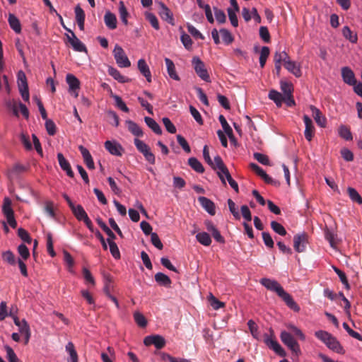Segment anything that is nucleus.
<instances>
[{
	"mask_svg": "<svg viewBox=\"0 0 362 362\" xmlns=\"http://www.w3.org/2000/svg\"><path fill=\"white\" fill-rule=\"evenodd\" d=\"M155 281L160 286L170 287L172 281L168 276L162 273L158 272L155 274Z\"/></svg>",
	"mask_w": 362,
	"mask_h": 362,
	"instance_id": "28",
	"label": "nucleus"
},
{
	"mask_svg": "<svg viewBox=\"0 0 362 362\" xmlns=\"http://www.w3.org/2000/svg\"><path fill=\"white\" fill-rule=\"evenodd\" d=\"M134 320L136 325L140 327H146L147 325V320L145 316L139 311H135L133 314Z\"/></svg>",
	"mask_w": 362,
	"mask_h": 362,
	"instance_id": "38",
	"label": "nucleus"
},
{
	"mask_svg": "<svg viewBox=\"0 0 362 362\" xmlns=\"http://www.w3.org/2000/svg\"><path fill=\"white\" fill-rule=\"evenodd\" d=\"M18 252L24 260L30 257V252L28 247L25 244H21L18 247Z\"/></svg>",
	"mask_w": 362,
	"mask_h": 362,
	"instance_id": "56",
	"label": "nucleus"
},
{
	"mask_svg": "<svg viewBox=\"0 0 362 362\" xmlns=\"http://www.w3.org/2000/svg\"><path fill=\"white\" fill-rule=\"evenodd\" d=\"M108 245L110 247V251L111 255L115 259H119L120 258V252L119 250V248L117 245V244L112 241V240H108Z\"/></svg>",
	"mask_w": 362,
	"mask_h": 362,
	"instance_id": "45",
	"label": "nucleus"
},
{
	"mask_svg": "<svg viewBox=\"0 0 362 362\" xmlns=\"http://www.w3.org/2000/svg\"><path fill=\"white\" fill-rule=\"evenodd\" d=\"M109 118V122L115 127H118L119 124V117L117 113L113 110H108L107 112Z\"/></svg>",
	"mask_w": 362,
	"mask_h": 362,
	"instance_id": "51",
	"label": "nucleus"
},
{
	"mask_svg": "<svg viewBox=\"0 0 362 362\" xmlns=\"http://www.w3.org/2000/svg\"><path fill=\"white\" fill-rule=\"evenodd\" d=\"M303 122L305 126L304 132L305 137L308 141H310L313 139L314 129L313 121L308 115H305L303 116Z\"/></svg>",
	"mask_w": 362,
	"mask_h": 362,
	"instance_id": "19",
	"label": "nucleus"
},
{
	"mask_svg": "<svg viewBox=\"0 0 362 362\" xmlns=\"http://www.w3.org/2000/svg\"><path fill=\"white\" fill-rule=\"evenodd\" d=\"M315 336L322 341L329 349L339 354H344L345 351L337 339L328 332L318 330L315 332Z\"/></svg>",
	"mask_w": 362,
	"mask_h": 362,
	"instance_id": "2",
	"label": "nucleus"
},
{
	"mask_svg": "<svg viewBox=\"0 0 362 362\" xmlns=\"http://www.w3.org/2000/svg\"><path fill=\"white\" fill-rule=\"evenodd\" d=\"M113 55L116 63L121 68H127L131 66V62L122 47L118 45L115 46Z\"/></svg>",
	"mask_w": 362,
	"mask_h": 362,
	"instance_id": "5",
	"label": "nucleus"
},
{
	"mask_svg": "<svg viewBox=\"0 0 362 362\" xmlns=\"http://www.w3.org/2000/svg\"><path fill=\"white\" fill-rule=\"evenodd\" d=\"M71 35L66 34L69 42L71 44L73 49L79 52H87L86 45L76 36L73 31H70Z\"/></svg>",
	"mask_w": 362,
	"mask_h": 362,
	"instance_id": "10",
	"label": "nucleus"
},
{
	"mask_svg": "<svg viewBox=\"0 0 362 362\" xmlns=\"http://www.w3.org/2000/svg\"><path fill=\"white\" fill-rule=\"evenodd\" d=\"M138 69L140 72L146 77L148 82L151 81V74L148 66L144 59L138 61Z\"/></svg>",
	"mask_w": 362,
	"mask_h": 362,
	"instance_id": "24",
	"label": "nucleus"
},
{
	"mask_svg": "<svg viewBox=\"0 0 362 362\" xmlns=\"http://www.w3.org/2000/svg\"><path fill=\"white\" fill-rule=\"evenodd\" d=\"M78 149L83 156V161L86 165L87 168L90 170L94 169V162L89 151L81 145L78 146Z\"/></svg>",
	"mask_w": 362,
	"mask_h": 362,
	"instance_id": "18",
	"label": "nucleus"
},
{
	"mask_svg": "<svg viewBox=\"0 0 362 362\" xmlns=\"http://www.w3.org/2000/svg\"><path fill=\"white\" fill-rule=\"evenodd\" d=\"M347 192L352 202H356L358 204H362V197L356 189L349 187L347 188Z\"/></svg>",
	"mask_w": 362,
	"mask_h": 362,
	"instance_id": "40",
	"label": "nucleus"
},
{
	"mask_svg": "<svg viewBox=\"0 0 362 362\" xmlns=\"http://www.w3.org/2000/svg\"><path fill=\"white\" fill-rule=\"evenodd\" d=\"M146 18L151 23V26L156 30H159L160 26L157 17L152 13H146Z\"/></svg>",
	"mask_w": 362,
	"mask_h": 362,
	"instance_id": "49",
	"label": "nucleus"
},
{
	"mask_svg": "<svg viewBox=\"0 0 362 362\" xmlns=\"http://www.w3.org/2000/svg\"><path fill=\"white\" fill-rule=\"evenodd\" d=\"M214 15H215L217 22L219 24L224 23L226 20V14H225L224 11L216 8V7H214Z\"/></svg>",
	"mask_w": 362,
	"mask_h": 362,
	"instance_id": "52",
	"label": "nucleus"
},
{
	"mask_svg": "<svg viewBox=\"0 0 362 362\" xmlns=\"http://www.w3.org/2000/svg\"><path fill=\"white\" fill-rule=\"evenodd\" d=\"M310 108L312 112V116L313 117L317 125L320 127H325L327 124V119L324 115H322L320 110L314 105H310Z\"/></svg>",
	"mask_w": 362,
	"mask_h": 362,
	"instance_id": "15",
	"label": "nucleus"
},
{
	"mask_svg": "<svg viewBox=\"0 0 362 362\" xmlns=\"http://www.w3.org/2000/svg\"><path fill=\"white\" fill-rule=\"evenodd\" d=\"M105 149L112 155L121 156L124 151V148L117 141H106L105 142Z\"/></svg>",
	"mask_w": 362,
	"mask_h": 362,
	"instance_id": "11",
	"label": "nucleus"
},
{
	"mask_svg": "<svg viewBox=\"0 0 362 362\" xmlns=\"http://www.w3.org/2000/svg\"><path fill=\"white\" fill-rule=\"evenodd\" d=\"M259 283L267 290L275 292L291 310L297 313L300 311V306L277 281L269 278H262L259 280Z\"/></svg>",
	"mask_w": 362,
	"mask_h": 362,
	"instance_id": "1",
	"label": "nucleus"
},
{
	"mask_svg": "<svg viewBox=\"0 0 362 362\" xmlns=\"http://www.w3.org/2000/svg\"><path fill=\"white\" fill-rule=\"evenodd\" d=\"M189 111L192 116L199 124H203V119L199 112L192 105L189 106Z\"/></svg>",
	"mask_w": 362,
	"mask_h": 362,
	"instance_id": "63",
	"label": "nucleus"
},
{
	"mask_svg": "<svg viewBox=\"0 0 362 362\" xmlns=\"http://www.w3.org/2000/svg\"><path fill=\"white\" fill-rule=\"evenodd\" d=\"M338 133L339 136L346 141H351L353 139L350 129L345 125H341L339 127Z\"/></svg>",
	"mask_w": 362,
	"mask_h": 362,
	"instance_id": "39",
	"label": "nucleus"
},
{
	"mask_svg": "<svg viewBox=\"0 0 362 362\" xmlns=\"http://www.w3.org/2000/svg\"><path fill=\"white\" fill-rule=\"evenodd\" d=\"M284 67L297 78L300 77L302 75L300 64L294 61L287 62Z\"/></svg>",
	"mask_w": 362,
	"mask_h": 362,
	"instance_id": "22",
	"label": "nucleus"
},
{
	"mask_svg": "<svg viewBox=\"0 0 362 362\" xmlns=\"http://www.w3.org/2000/svg\"><path fill=\"white\" fill-rule=\"evenodd\" d=\"M308 235L306 233H298L293 237V247L298 252H303L305 250Z\"/></svg>",
	"mask_w": 362,
	"mask_h": 362,
	"instance_id": "8",
	"label": "nucleus"
},
{
	"mask_svg": "<svg viewBox=\"0 0 362 362\" xmlns=\"http://www.w3.org/2000/svg\"><path fill=\"white\" fill-rule=\"evenodd\" d=\"M198 202L210 215L214 216L216 214L215 204L211 200L205 197H199Z\"/></svg>",
	"mask_w": 362,
	"mask_h": 362,
	"instance_id": "17",
	"label": "nucleus"
},
{
	"mask_svg": "<svg viewBox=\"0 0 362 362\" xmlns=\"http://www.w3.org/2000/svg\"><path fill=\"white\" fill-rule=\"evenodd\" d=\"M119 17H120V19L122 21V22L125 25H127L128 24V20H127V18H128V16H129V13L124 6V4L123 1H119Z\"/></svg>",
	"mask_w": 362,
	"mask_h": 362,
	"instance_id": "42",
	"label": "nucleus"
},
{
	"mask_svg": "<svg viewBox=\"0 0 362 362\" xmlns=\"http://www.w3.org/2000/svg\"><path fill=\"white\" fill-rule=\"evenodd\" d=\"M144 344L147 346L154 345L157 349H160L165 346L166 341L161 335L152 334L144 338Z\"/></svg>",
	"mask_w": 362,
	"mask_h": 362,
	"instance_id": "9",
	"label": "nucleus"
},
{
	"mask_svg": "<svg viewBox=\"0 0 362 362\" xmlns=\"http://www.w3.org/2000/svg\"><path fill=\"white\" fill-rule=\"evenodd\" d=\"M223 41L226 44L229 45L233 41V37L231 33L225 28H221L219 31Z\"/></svg>",
	"mask_w": 362,
	"mask_h": 362,
	"instance_id": "47",
	"label": "nucleus"
},
{
	"mask_svg": "<svg viewBox=\"0 0 362 362\" xmlns=\"http://www.w3.org/2000/svg\"><path fill=\"white\" fill-rule=\"evenodd\" d=\"M45 120V128L47 132V134L50 136H54L56 134V125L54 122L47 117Z\"/></svg>",
	"mask_w": 362,
	"mask_h": 362,
	"instance_id": "50",
	"label": "nucleus"
},
{
	"mask_svg": "<svg viewBox=\"0 0 362 362\" xmlns=\"http://www.w3.org/2000/svg\"><path fill=\"white\" fill-rule=\"evenodd\" d=\"M228 204L229 210H230V213L233 214V216H234V218L237 220H239L240 218V215L238 211V209L236 208V205H235V202L232 199H228Z\"/></svg>",
	"mask_w": 362,
	"mask_h": 362,
	"instance_id": "55",
	"label": "nucleus"
},
{
	"mask_svg": "<svg viewBox=\"0 0 362 362\" xmlns=\"http://www.w3.org/2000/svg\"><path fill=\"white\" fill-rule=\"evenodd\" d=\"M128 130L134 136L141 137L144 136V132L141 128L134 121L128 119L126 121Z\"/></svg>",
	"mask_w": 362,
	"mask_h": 362,
	"instance_id": "23",
	"label": "nucleus"
},
{
	"mask_svg": "<svg viewBox=\"0 0 362 362\" xmlns=\"http://www.w3.org/2000/svg\"><path fill=\"white\" fill-rule=\"evenodd\" d=\"M44 211L49 217H55V212L53 209V202L52 201H46L45 202Z\"/></svg>",
	"mask_w": 362,
	"mask_h": 362,
	"instance_id": "62",
	"label": "nucleus"
},
{
	"mask_svg": "<svg viewBox=\"0 0 362 362\" xmlns=\"http://www.w3.org/2000/svg\"><path fill=\"white\" fill-rule=\"evenodd\" d=\"M177 141L182 149L187 153L191 152V148L186 139L181 135H177Z\"/></svg>",
	"mask_w": 362,
	"mask_h": 362,
	"instance_id": "59",
	"label": "nucleus"
},
{
	"mask_svg": "<svg viewBox=\"0 0 362 362\" xmlns=\"http://www.w3.org/2000/svg\"><path fill=\"white\" fill-rule=\"evenodd\" d=\"M262 236L264 245L269 249L273 248L274 246V243L271 235L267 232H262Z\"/></svg>",
	"mask_w": 362,
	"mask_h": 362,
	"instance_id": "54",
	"label": "nucleus"
},
{
	"mask_svg": "<svg viewBox=\"0 0 362 362\" xmlns=\"http://www.w3.org/2000/svg\"><path fill=\"white\" fill-rule=\"evenodd\" d=\"M253 156L255 159H256L259 163L265 165H269V160L267 156L260 153H254Z\"/></svg>",
	"mask_w": 362,
	"mask_h": 362,
	"instance_id": "58",
	"label": "nucleus"
},
{
	"mask_svg": "<svg viewBox=\"0 0 362 362\" xmlns=\"http://www.w3.org/2000/svg\"><path fill=\"white\" fill-rule=\"evenodd\" d=\"M144 122L146 125L156 134L160 135L162 134V129L160 125L151 117H145Z\"/></svg>",
	"mask_w": 362,
	"mask_h": 362,
	"instance_id": "29",
	"label": "nucleus"
},
{
	"mask_svg": "<svg viewBox=\"0 0 362 362\" xmlns=\"http://www.w3.org/2000/svg\"><path fill=\"white\" fill-rule=\"evenodd\" d=\"M1 257L4 262L11 266L16 265L18 261L16 260L14 253L11 250H6L3 252L1 254Z\"/></svg>",
	"mask_w": 362,
	"mask_h": 362,
	"instance_id": "32",
	"label": "nucleus"
},
{
	"mask_svg": "<svg viewBox=\"0 0 362 362\" xmlns=\"http://www.w3.org/2000/svg\"><path fill=\"white\" fill-rule=\"evenodd\" d=\"M271 228L272 230L277 234L284 236L287 234V232L285 228L279 223L276 221H272L271 222Z\"/></svg>",
	"mask_w": 362,
	"mask_h": 362,
	"instance_id": "43",
	"label": "nucleus"
},
{
	"mask_svg": "<svg viewBox=\"0 0 362 362\" xmlns=\"http://www.w3.org/2000/svg\"><path fill=\"white\" fill-rule=\"evenodd\" d=\"M112 97L114 98L115 105L119 109H120L122 111H123L124 112H129V107L126 105L124 102L122 100V98L119 95H112Z\"/></svg>",
	"mask_w": 362,
	"mask_h": 362,
	"instance_id": "46",
	"label": "nucleus"
},
{
	"mask_svg": "<svg viewBox=\"0 0 362 362\" xmlns=\"http://www.w3.org/2000/svg\"><path fill=\"white\" fill-rule=\"evenodd\" d=\"M281 341L286 345L292 353L298 356L300 354V349L298 343L293 337L286 331H282L280 334Z\"/></svg>",
	"mask_w": 362,
	"mask_h": 362,
	"instance_id": "3",
	"label": "nucleus"
},
{
	"mask_svg": "<svg viewBox=\"0 0 362 362\" xmlns=\"http://www.w3.org/2000/svg\"><path fill=\"white\" fill-rule=\"evenodd\" d=\"M228 15L229 20L230 21L231 25L233 27H238V20L236 16V11L233 10L232 8H228L227 9Z\"/></svg>",
	"mask_w": 362,
	"mask_h": 362,
	"instance_id": "53",
	"label": "nucleus"
},
{
	"mask_svg": "<svg viewBox=\"0 0 362 362\" xmlns=\"http://www.w3.org/2000/svg\"><path fill=\"white\" fill-rule=\"evenodd\" d=\"M108 74L119 83H127L130 81L129 78L122 75L117 69L112 66L109 67Z\"/></svg>",
	"mask_w": 362,
	"mask_h": 362,
	"instance_id": "30",
	"label": "nucleus"
},
{
	"mask_svg": "<svg viewBox=\"0 0 362 362\" xmlns=\"http://www.w3.org/2000/svg\"><path fill=\"white\" fill-rule=\"evenodd\" d=\"M11 204V200L8 197L4 199L2 212L5 216L14 214Z\"/></svg>",
	"mask_w": 362,
	"mask_h": 362,
	"instance_id": "41",
	"label": "nucleus"
},
{
	"mask_svg": "<svg viewBox=\"0 0 362 362\" xmlns=\"http://www.w3.org/2000/svg\"><path fill=\"white\" fill-rule=\"evenodd\" d=\"M196 239L200 244L204 246H209L211 243V238L206 232L198 233L196 235Z\"/></svg>",
	"mask_w": 362,
	"mask_h": 362,
	"instance_id": "37",
	"label": "nucleus"
},
{
	"mask_svg": "<svg viewBox=\"0 0 362 362\" xmlns=\"http://www.w3.org/2000/svg\"><path fill=\"white\" fill-rule=\"evenodd\" d=\"M165 62L169 76L175 81H180V78L176 73L175 66L173 62L169 58H165Z\"/></svg>",
	"mask_w": 362,
	"mask_h": 362,
	"instance_id": "27",
	"label": "nucleus"
},
{
	"mask_svg": "<svg viewBox=\"0 0 362 362\" xmlns=\"http://www.w3.org/2000/svg\"><path fill=\"white\" fill-rule=\"evenodd\" d=\"M213 162L216 167L215 170H218V171L217 172L218 176L219 177L222 183L226 185V180L223 177V173L228 170V168H226V166L223 162L222 158L219 156H215Z\"/></svg>",
	"mask_w": 362,
	"mask_h": 362,
	"instance_id": "13",
	"label": "nucleus"
},
{
	"mask_svg": "<svg viewBox=\"0 0 362 362\" xmlns=\"http://www.w3.org/2000/svg\"><path fill=\"white\" fill-rule=\"evenodd\" d=\"M223 177L226 178L230 186L236 192H238V183L233 179L228 170L223 173Z\"/></svg>",
	"mask_w": 362,
	"mask_h": 362,
	"instance_id": "60",
	"label": "nucleus"
},
{
	"mask_svg": "<svg viewBox=\"0 0 362 362\" xmlns=\"http://www.w3.org/2000/svg\"><path fill=\"white\" fill-rule=\"evenodd\" d=\"M57 159L60 168L66 172L69 177H74V173L71 168L69 162L64 158L62 153H57Z\"/></svg>",
	"mask_w": 362,
	"mask_h": 362,
	"instance_id": "14",
	"label": "nucleus"
},
{
	"mask_svg": "<svg viewBox=\"0 0 362 362\" xmlns=\"http://www.w3.org/2000/svg\"><path fill=\"white\" fill-rule=\"evenodd\" d=\"M8 21L10 27L16 33H21V25L18 18L13 13H9Z\"/></svg>",
	"mask_w": 362,
	"mask_h": 362,
	"instance_id": "25",
	"label": "nucleus"
},
{
	"mask_svg": "<svg viewBox=\"0 0 362 362\" xmlns=\"http://www.w3.org/2000/svg\"><path fill=\"white\" fill-rule=\"evenodd\" d=\"M192 64L198 76L206 82H210V76L206 69L205 64L199 57H194L192 59Z\"/></svg>",
	"mask_w": 362,
	"mask_h": 362,
	"instance_id": "4",
	"label": "nucleus"
},
{
	"mask_svg": "<svg viewBox=\"0 0 362 362\" xmlns=\"http://www.w3.org/2000/svg\"><path fill=\"white\" fill-rule=\"evenodd\" d=\"M159 15L161 18L169 24L174 25V18L173 13L162 2L159 3Z\"/></svg>",
	"mask_w": 362,
	"mask_h": 362,
	"instance_id": "12",
	"label": "nucleus"
},
{
	"mask_svg": "<svg viewBox=\"0 0 362 362\" xmlns=\"http://www.w3.org/2000/svg\"><path fill=\"white\" fill-rule=\"evenodd\" d=\"M180 40L182 43L183 44L184 47L187 49H190L192 45V40L190 37V36L186 33H182Z\"/></svg>",
	"mask_w": 362,
	"mask_h": 362,
	"instance_id": "64",
	"label": "nucleus"
},
{
	"mask_svg": "<svg viewBox=\"0 0 362 362\" xmlns=\"http://www.w3.org/2000/svg\"><path fill=\"white\" fill-rule=\"evenodd\" d=\"M264 342L269 349H272L279 356L285 357L286 356V352L273 337L272 334L269 335L268 334H265L264 335Z\"/></svg>",
	"mask_w": 362,
	"mask_h": 362,
	"instance_id": "7",
	"label": "nucleus"
},
{
	"mask_svg": "<svg viewBox=\"0 0 362 362\" xmlns=\"http://www.w3.org/2000/svg\"><path fill=\"white\" fill-rule=\"evenodd\" d=\"M218 120L224 130V132L227 134L230 140L234 139V136L233 134V129L228 124L225 117L222 115H220L218 117Z\"/></svg>",
	"mask_w": 362,
	"mask_h": 362,
	"instance_id": "33",
	"label": "nucleus"
},
{
	"mask_svg": "<svg viewBox=\"0 0 362 362\" xmlns=\"http://www.w3.org/2000/svg\"><path fill=\"white\" fill-rule=\"evenodd\" d=\"M65 350L69 354L67 362H78V354L76 351L74 344L71 341H69L66 344Z\"/></svg>",
	"mask_w": 362,
	"mask_h": 362,
	"instance_id": "21",
	"label": "nucleus"
},
{
	"mask_svg": "<svg viewBox=\"0 0 362 362\" xmlns=\"http://www.w3.org/2000/svg\"><path fill=\"white\" fill-rule=\"evenodd\" d=\"M18 235L21 238V239L28 243L30 244L32 242V238H30L29 233L23 228H20L18 230Z\"/></svg>",
	"mask_w": 362,
	"mask_h": 362,
	"instance_id": "61",
	"label": "nucleus"
},
{
	"mask_svg": "<svg viewBox=\"0 0 362 362\" xmlns=\"http://www.w3.org/2000/svg\"><path fill=\"white\" fill-rule=\"evenodd\" d=\"M72 213L76 218V219L79 221H83L86 218L88 217V214L83 208V206L80 204L76 205V207H74L71 210Z\"/></svg>",
	"mask_w": 362,
	"mask_h": 362,
	"instance_id": "35",
	"label": "nucleus"
},
{
	"mask_svg": "<svg viewBox=\"0 0 362 362\" xmlns=\"http://www.w3.org/2000/svg\"><path fill=\"white\" fill-rule=\"evenodd\" d=\"M269 55V48L268 47H262L261 52H260V56H259V64L262 68H263L265 66L267 59Z\"/></svg>",
	"mask_w": 362,
	"mask_h": 362,
	"instance_id": "44",
	"label": "nucleus"
},
{
	"mask_svg": "<svg viewBox=\"0 0 362 362\" xmlns=\"http://www.w3.org/2000/svg\"><path fill=\"white\" fill-rule=\"evenodd\" d=\"M188 164L197 173H203L204 172V168L202 164L194 157H191L188 159Z\"/></svg>",
	"mask_w": 362,
	"mask_h": 362,
	"instance_id": "34",
	"label": "nucleus"
},
{
	"mask_svg": "<svg viewBox=\"0 0 362 362\" xmlns=\"http://www.w3.org/2000/svg\"><path fill=\"white\" fill-rule=\"evenodd\" d=\"M17 76L18 87L21 95L25 102H28L29 101L30 94L25 74L23 71H19Z\"/></svg>",
	"mask_w": 362,
	"mask_h": 362,
	"instance_id": "6",
	"label": "nucleus"
},
{
	"mask_svg": "<svg viewBox=\"0 0 362 362\" xmlns=\"http://www.w3.org/2000/svg\"><path fill=\"white\" fill-rule=\"evenodd\" d=\"M6 351V358L9 362H19V360L13 349L6 345L4 346Z\"/></svg>",
	"mask_w": 362,
	"mask_h": 362,
	"instance_id": "48",
	"label": "nucleus"
},
{
	"mask_svg": "<svg viewBox=\"0 0 362 362\" xmlns=\"http://www.w3.org/2000/svg\"><path fill=\"white\" fill-rule=\"evenodd\" d=\"M343 36L351 43H356L358 36L356 33H354L349 26H344L341 30Z\"/></svg>",
	"mask_w": 362,
	"mask_h": 362,
	"instance_id": "31",
	"label": "nucleus"
},
{
	"mask_svg": "<svg viewBox=\"0 0 362 362\" xmlns=\"http://www.w3.org/2000/svg\"><path fill=\"white\" fill-rule=\"evenodd\" d=\"M268 97L270 100H273L277 107H281L284 100L283 95L275 90H271L269 93Z\"/></svg>",
	"mask_w": 362,
	"mask_h": 362,
	"instance_id": "36",
	"label": "nucleus"
},
{
	"mask_svg": "<svg viewBox=\"0 0 362 362\" xmlns=\"http://www.w3.org/2000/svg\"><path fill=\"white\" fill-rule=\"evenodd\" d=\"M341 76L344 82L349 86H352L356 82L354 71L348 66L341 69Z\"/></svg>",
	"mask_w": 362,
	"mask_h": 362,
	"instance_id": "16",
	"label": "nucleus"
},
{
	"mask_svg": "<svg viewBox=\"0 0 362 362\" xmlns=\"http://www.w3.org/2000/svg\"><path fill=\"white\" fill-rule=\"evenodd\" d=\"M66 81L69 85V90H71L73 91L79 90L80 81L74 75L71 74H67L66 76Z\"/></svg>",
	"mask_w": 362,
	"mask_h": 362,
	"instance_id": "26",
	"label": "nucleus"
},
{
	"mask_svg": "<svg viewBox=\"0 0 362 362\" xmlns=\"http://www.w3.org/2000/svg\"><path fill=\"white\" fill-rule=\"evenodd\" d=\"M104 22L110 30H115L117 28V21L116 16L109 11L104 16Z\"/></svg>",
	"mask_w": 362,
	"mask_h": 362,
	"instance_id": "20",
	"label": "nucleus"
},
{
	"mask_svg": "<svg viewBox=\"0 0 362 362\" xmlns=\"http://www.w3.org/2000/svg\"><path fill=\"white\" fill-rule=\"evenodd\" d=\"M163 123L166 130L170 134H175L176 132V127L170 121L168 117H163L162 119Z\"/></svg>",
	"mask_w": 362,
	"mask_h": 362,
	"instance_id": "57",
	"label": "nucleus"
}]
</instances>
